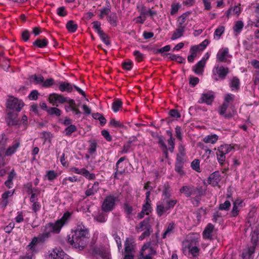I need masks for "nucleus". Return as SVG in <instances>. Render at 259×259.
<instances>
[{"label":"nucleus","instance_id":"obj_41","mask_svg":"<svg viewBox=\"0 0 259 259\" xmlns=\"http://www.w3.org/2000/svg\"><path fill=\"white\" fill-rule=\"evenodd\" d=\"M234 100V96L232 94H227L224 97V104L228 105L230 106V104H231Z\"/></svg>","mask_w":259,"mask_h":259},{"label":"nucleus","instance_id":"obj_32","mask_svg":"<svg viewBox=\"0 0 259 259\" xmlns=\"http://www.w3.org/2000/svg\"><path fill=\"white\" fill-rule=\"evenodd\" d=\"M167 209L165 203H159L157 205V212L159 216L163 214Z\"/></svg>","mask_w":259,"mask_h":259},{"label":"nucleus","instance_id":"obj_6","mask_svg":"<svg viewBox=\"0 0 259 259\" xmlns=\"http://www.w3.org/2000/svg\"><path fill=\"white\" fill-rule=\"evenodd\" d=\"M136 229L138 232L144 231L139 237L140 240H143L146 237L148 236L152 231L151 226L148 220H144L139 225L137 226Z\"/></svg>","mask_w":259,"mask_h":259},{"label":"nucleus","instance_id":"obj_7","mask_svg":"<svg viewBox=\"0 0 259 259\" xmlns=\"http://www.w3.org/2000/svg\"><path fill=\"white\" fill-rule=\"evenodd\" d=\"M218 112L221 115L223 116L226 118H229L234 116L237 112L233 107L224 103L219 108Z\"/></svg>","mask_w":259,"mask_h":259},{"label":"nucleus","instance_id":"obj_64","mask_svg":"<svg viewBox=\"0 0 259 259\" xmlns=\"http://www.w3.org/2000/svg\"><path fill=\"white\" fill-rule=\"evenodd\" d=\"M199 81V79L198 77L191 76L190 77V84L192 86H195L196 85Z\"/></svg>","mask_w":259,"mask_h":259},{"label":"nucleus","instance_id":"obj_50","mask_svg":"<svg viewBox=\"0 0 259 259\" xmlns=\"http://www.w3.org/2000/svg\"><path fill=\"white\" fill-rule=\"evenodd\" d=\"M225 155V154L219 152V151L217 153V159L218 162L221 164L224 163L226 159Z\"/></svg>","mask_w":259,"mask_h":259},{"label":"nucleus","instance_id":"obj_27","mask_svg":"<svg viewBox=\"0 0 259 259\" xmlns=\"http://www.w3.org/2000/svg\"><path fill=\"white\" fill-rule=\"evenodd\" d=\"M99 189V184L98 183H95L91 187H89L85 191V194L87 196H89L94 195L97 192Z\"/></svg>","mask_w":259,"mask_h":259},{"label":"nucleus","instance_id":"obj_10","mask_svg":"<svg viewBox=\"0 0 259 259\" xmlns=\"http://www.w3.org/2000/svg\"><path fill=\"white\" fill-rule=\"evenodd\" d=\"M48 259H73L66 254L62 249L55 248L47 256Z\"/></svg>","mask_w":259,"mask_h":259},{"label":"nucleus","instance_id":"obj_51","mask_svg":"<svg viewBox=\"0 0 259 259\" xmlns=\"http://www.w3.org/2000/svg\"><path fill=\"white\" fill-rule=\"evenodd\" d=\"M110 12V10L109 8H105L100 10V14L99 17L101 19L103 18L105 16H107Z\"/></svg>","mask_w":259,"mask_h":259},{"label":"nucleus","instance_id":"obj_18","mask_svg":"<svg viewBox=\"0 0 259 259\" xmlns=\"http://www.w3.org/2000/svg\"><path fill=\"white\" fill-rule=\"evenodd\" d=\"M245 206V203L242 199L238 198L233 202V206L232 210L233 216H237L241 208Z\"/></svg>","mask_w":259,"mask_h":259},{"label":"nucleus","instance_id":"obj_52","mask_svg":"<svg viewBox=\"0 0 259 259\" xmlns=\"http://www.w3.org/2000/svg\"><path fill=\"white\" fill-rule=\"evenodd\" d=\"M95 219L99 222H104L107 220V217L103 214L100 213L94 217Z\"/></svg>","mask_w":259,"mask_h":259},{"label":"nucleus","instance_id":"obj_31","mask_svg":"<svg viewBox=\"0 0 259 259\" xmlns=\"http://www.w3.org/2000/svg\"><path fill=\"white\" fill-rule=\"evenodd\" d=\"M59 89L61 92H70L72 90V87L69 83L64 82L60 84Z\"/></svg>","mask_w":259,"mask_h":259},{"label":"nucleus","instance_id":"obj_20","mask_svg":"<svg viewBox=\"0 0 259 259\" xmlns=\"http://www.w3.org/2000/svg\"><path fill=\"white\" fill-rule=\"evenodd\" d=\"M134 241L132 238H126L124 243V253L133 252L134 249Z\"/></svg>","mask_w":259,"mask_h":259},{"label":"nucleus","instance_id":"obj_59","mask_svg":"<svg viewBox=\"0 0 259 259\" xmlns=\"http://www.w3.org/2000/svg\"><path fill=\"white\" fill-rule=\"evenodd\" d=\"M123 68L127 70H130L133 66V62L131 61L125 62L122 64Z\"/></svg>","mask_w":259,"mask_h":259},{"label":"nucleus","instance_id":"obj_1","mask_svg":"<svg viewBox=\"0 0 259 259\" xmlns=\"http://www.w3.org/2000/svg\"><path fill=\"white\" fill-rule=\"evenodd\" d=\"M71 234V237L68 238L69 243L76 248L82 249L90 236L88 229L82 224H78L72 230Z\"/></svg>","mask_w":259,"mask_h":259},{"label":"nucleus","instance_id":"obj_48","mask_svg":"<svg viewBox=\"0 0 259 259\" xmlns=\"http://www.w3.org/2000/svg\"><path fill=\"white\" fill-rule=\"evenodd\" d=\"M180 7L181 5L179 3L172 4L171 7L170 14L171 15L176 14L178 12Z\"/></svg>","mask_w":259,"mask_h":259},{"label":"nucleus","instance_id":"obj_47","mask_svg":"<svg viewBox=\"0 0 259 259\" xmlns=\"http://www.w3.org/2000/svg\"><path fill=\"white\" fill-rule=\"evenodd\" d=\"M14 194V191L13 190H10V191H8L7 192H6L5 193H4L3 195H2V198L3 199H4V203L5 205H6L7 204V199L10 197V196H12Z\"/></svg>","mask_w":259,"mask_h":259},{"label":"nucleus","instance_id":"obj_42","mask_svg":"<svg viewBox=\"0 0 259 259\" xmlns=\"http://www.w3.org/2000/svg\"><path fill=\"white\" fill-rule=\"evenodd\" d=\"M48 113L50 115H55L59 116L61 115V111L56 107H52L47 109Z\"/></svg>","mask_w":259,"mask_h":259},{"label":"nucleus","instance_id":"obj_62","mask_svg":"<svg viewBox=\"0 0 259 259\" xmlns=\"http://www.w3.org/2000/svg\"><path fill=\"white\" fill-rule=\"evenodd\" d=\"M38 92L34 90L31 92L29 95V99L31 100H36L37 99Z\"/></svg>","mask_w":259,"mask_h":259},{"label":"nucleus","instance_id":"obj_49","mask_svg":"<svg viewBox=\"0 0 259 259\" xmlns=\"http://www.w3.org/2000/svg\"><path fill=\"white\" fill-rule=\"evenodd\" d=\"M76 127L74 125L68 126L64 131V133L67 135H70L76 131Z\"/></svg>","mask_w":259,"mask_h":259},{"label":"nucleus","instance_id":"obj_61","mask_svg":"<svg viewBox=\"0 0 259 259\" xmlns=\"http://www.w3.org/2000/svg\"><path fill=\"white\" fill-rule=\"evenodd\" d=\"M133 55L135 57L136 59L138 61H141L143 59V55L139 51H134Z\"/></svg>","mask_w":259,"mask_h":259},{"label":"nucleus","instance_id":"obj_46","mask_svg":"<svg viewBox=\"0 0 259 259\" xmlns=\"http://www.w3.org/2000/svg\"><path fill=\"white\" fill-rule=\"evenodd\" d=\"M243 27V23L241 21L236 22L234 27V30L237 32H240Z\"/></svg>","mask_w":259,"mask_h":259},{"label":"nucleus","instance_id":"obj_39","mask_svg":"<svg viewBox=\"0 0 259 259\" xmlns=\"http://www.w3.org/2000/svg\"><path fill=\"white\" fill-rule=\"evenodd\" d=\"M30 79L31 81H33L34 83L36 84H39L41 85L42 81H43V77L41 75H32L30 77Z\"/></svg>","mask_w":259,"mask_h":259},{"label":"nucleus","instance_id":"obj_13","mask_svg":"<svg viewBox=\"0 0 259 259\" xmlns=\"http://www.w3.org/2000/svg\"><path fill=\"white\" fill-rule=\"evenodd\" d=\"M208 44L209 41L207 39H205L199 45L192 46L190 48V52L191 54L194 55L195 57H196L198 53H201L202 51H203L205 49V48L208 45Z\"/></svg>","mask_w":259,"mask_h":259},{"label":"nucleus","instance_id":"obj_38","mask_svg":"<svg viewBox=\"0 0 259 259\" xmlns=\"http://www.w3.org/2000/svg\"><path fill=\"white\" fill-rule=\"evenodd\" d=\"M193 189L188 186H184L180 189L181 193L184 194L186 196H190L192 192Z\"/></svg>","mask_w":259,"mask_h":259},{"label":"nucleus","instance_id":"obj_57","mask_svg":"<svg viewBox=\"0 0 259 259\" xmlns=\"http://www.w3.org/2000/svg\"><path fill=\"white\" fill-rule=\"evenodd\" d=\"M53 80L51 78L47 79L45 81H42L41 86L43 87L48 88L51 86L53 84Z\"/></svg>","mask_w":259,"mask_h":259},{"label":"nucleus","instance_id":"obj_3","mask_svg":"<svg viewBox=\"0 0 259 259\" xmlns=\"http://www.w3.org/2000/svg\"><path fill=\"white\" fill-rule=\"evenodd\" d=\"M91 253L96 257H101L103 259H111L107 238H104L103 243H101L100 240H98L92 247Z\"/></svg>","mask_w":259,"mask_h":259},{"label":"nucleus","instance_id":"obj_58","mask_svg":"<svg viewBox=\"0 0 259 259\" xmlns=\"http://www.w3.org/2000/svg\"><path fill=\"white\" fill-rule=\"evenodd\" d=\"M170 58L172 60H175L180 63H183L185 60L182 57L175 55H171Z\"/></svg>","mask_w":259,"mask_h":259},{"label":"nucleus","instance_id":"obj_37","mask_svg":"<svg viewBox=\"0 0 259 259\" xmlns=\"http://www.w3.org/2000/svg\"><path fill=\"white\" fill-rule=\"evenodd\" d=\"M48 44V40L46 39H37L33 42V45L38 48H44Z\"/></svg>","mask_w":259,"mask_h":259},{"label":"nucleus","instance_id":"obj_63","mask_svg":"<svg viewBox=\"0 0 259 259\" xmlns=\"http://www.w3.org/2000/svg\"><path fill=\"white\" fill-rule=\"evenodd\" d=\"M100 37V38L102 39V40L103 41V42L106 44L108 45L109 44V40H108L107 36L106 34H105L103 31H102L101 33H99L98 34Z\"/></svg>","mask_w":259,"mask_h":259},{"label":"nucleus","instance_id":"obj_28","mask_svg":"<svg viewBox=\"0 0 259 259\" xmlns=\"http://www.w3.org/2000/svg\"><path fill=\"white\" fill-rule=\"evenodd\" d=\"M233 147L230 145L224 144L220 146L218 149V151L220 153H222L225 154L231 152L232 150Z\"/></svg>","mask_w":259,"mask_h":259},{"label":"nucleus","instance_id":"obj_34","mask_svg":"<svg viewBox=\"0 0 259 259\" xmlns=\"http://www.w3.org/2000/svg\"><path fill=\"white\" fill-rule=\"evenodd\" d=\"M184 31H185V30L183 29V28H181L180 27H177V29L174 32V33L171 37V39L174 40V39H176L181 37L183 35V34Z\"/></svg>","mask_w":259,"mask_h":259},{"label":"nucleus","instance_id":"obj_21","mask_svg":"<svg viewBox=\"0 0 259 259\" xmlns=\"http://www.w3.org/2000/svg\"><path fill=\"white\" fill-rule=\"evenodd\" d=\"M254 246H252L244 249L242 253V259H254L253 252Z\"/></svg>","mask_w":259,"mask_h":259},{"label":"nucleus","instance_id":"obj_33","mask_svg":"<svg viewBox=\"0 0 259 259\" xmlns=\"http://www.w3.org/2000/svg\"><path fill=\"white\" fill-rule=\"evenodd\" d=\"M225 30V27L223 26H219L214 31V38L216 39H219L224 33Z\"/></svg>","mask_w":259,"mask_h":259},{"label":"nucleus","instance_id":"obj_9","mask_svg":"<svg viewBox=\"0 0 259 259\" xmlns=\"http://www.w3.org/2000/svg\"><path fill=\"white\" fill-rule=\"evenodd\" d=\"M228 72V69L223 66L215 65L212 70V77L215 80H218L225 78Z\"/></svg>","mask_w":259,"mask_h":259},{"label":"nucleus","instance_id":"obj_29","mask_svg":"<svg viewBox=\"0 0 259 259\" xmlns=\"http://www.w3.org/2000/svg\"><path fill=\"white\" fill-rule=\"evenodd\" d=\"M19 146V142H16L12 146L10 147L6 151L5 155L10 156L14 154Z\"/></svg>","mask_w":259,"mask_h":259},{"label":"nucleus","instance_id":"obj_60","mask_svg":"<svg viewBox=\"0 0 259 259\" xmlns=\"http://www.w3.org/2000/svg\"><path fill=\"white\" fill-rule=\"evenodd\" d=\"M230 205V202L229 201H226L224 203L220 204V208L222 210H228Z\"/></svg>","mask_w":259,"mask_h":259},{"label":"nucleus","instance_id":"obj_8","mask_svg":"<svg viewBox=\"0 0 259 259\" xmlns=\"http://www.w3.org/2000/svg\"><path fill=\"white\" fill-rule=\"evenodd\" d=\"M6 120L8 124L11 125H25L27 124V117L25 115L22 116L21 119L19 121L17 118V115L10 113L8 115Z\"/></svg>","mask_w":259,"mask_h":259},{"label":"nucleus","instance_id":"obj_30","mask_svg":"<svg viewBox=\"0 0 259 259\" xmlns=\"http://www.w3.org/2000/svg\"><path fill=\"white\" fill-rule=\"evenodd\" d=\"M218 140V137L217 135H209L203 139V141L206 143H215Z\"/></svg>","mask_w":259,"mask_h":259},{"label":"nucleus","instance_id":"obj_14","mask_svg":"<svg viewBox=\"0 0 259 259\" xmlns=\"http://www.w3.org/2000/svg\"><path fill=\"white\" fill-rule=\"evenodd\" d=\"M49 101L53 105L58 106L59 104L65 102L66 99L62 95L54 93L49 96Z\"/></svg>","mask_w":259,"mask_h":259},{"label":"nucleus","instance_id":"obj_12","mask_svg":"<svg viewBox=\"0 0 259 259\" xmlns=\"http://www.w3.org/2000/svg\"><path fill=\"white\" fill-rule=\"evenodd\" d=\"M116 199L112 196H107L103 201L102 204V209L104 211L111 210L115 205Z\"/></svg>","mask_w":259,"mask_h":259},{"label":"nucleus","instance_id":"obj_54","mask_svg":"<svg viewBox=\"0 0 259 259\" xmlns=\"http://www.w3.org/2000/svg\"><path fill=\"white\" fill-rule=\"evenodd\" d=\"M93 27L98 34L102 31L101 29V23L99 22H94L93 23Z\"/></svg>","mask_w":259,"mask_h":259},{"label":"nucleus","instance_id":"obj_25","mask_svg":"<svg viewBox=\"0 0 259 259\" xmlns=\"http://www.w3.org/2000/svg\"><path fill=\"white\" fill-rule=\"evenodd\" d=\"M214 96L211 92H209L202 95L201 98L202 102L205 103L207 104H211L213 102Z\"/></svg>","mask_w":259,"mask_h":259},{"label":"nucleus","instance_id":"obj_16","mask_svg":"<svg viewBox=\"0 0 259 259\" xmlns=\"http://www.w3.org/2000/svg\"><path fill=\"white\" fill-rule=\"evenodd\" d=\"M231 57L229 54L228 48L220 49L217 55V60L220 62H226Z\"/></svg>","mask_w":259,"mask_h":259},{"label":"nucleus","instance_id":"obj_26","mask_svg":"<svg viewBox=\"0 0 259 259\" xmlns=\"http://www.w3.org/2000/svg\"><path fill=\"white\" fill-rule=\"evenodd\" d=\"M213 230V226L212 225L209 224L205 227L203 232V236L205 239H209L211 237V233Z\"/></svg>","mask_w":259,"mask_h":259},{"label":"nucleus","instance_id":"obj_19","mask_svg":"<svg viewBox=\"0 0 259 259\" xmlns=\"http://www.w3.org/2000/svg\"><path fill=\"white\" fill-rule=\"evenodd\" d=\"M209 184L213 186H217L221 181V176L219 172L215 171L210 175L208 179Z\"/></svg>","mask_w":259,"mask_h":259},{"label":"nucleus","instance_id":"obj_53","mask_svg":"<svg viewBox=\"0 0 259 259\" xmlns=\"http://www.w3.org/2000/svg\"><path fill=\"white\" fill-rule=\"evenodd\" d=\"M69 181L71 182H75L77 181V178L76 176L69 177L68 178H65L63 180L62 184L63 185H67V181Z\"/></svg>","mask_w":259,"mask_h":259},{"label":"nucleus","instance_id":"obj_23","mask_svg":"<svg viewBox=\"0 0 259 259\" xmlns=\"http://www.w3.org/2000/svg\"><path fill=\"white\" fill-rule=\"evenodd\" d=\"M241 10L239 6H235L230 8L226 12V15L229 17L231 15H235L238 17L241 13Z\"/></svg>","mask_w":259,"mask_h":259},{"label":"nucleus","instance_id":"obj_35","mask_svg":"<svg viewBox=\"0 0 259 259\" xmlns=\"http://www.w3.org/2000/svg\"><path fill=\"white\" fill-rule=\"evenodd\" d=\"M122 105V102L120 100H116L112 103V109L114 112H117L121 107Z\"/></svg>","mask_w":259,"mask_h":259},{"label":"nucleus","instance_id":"obj_24","mask_svg":"<svg viewBox=\"0 0 259 259\" xmlns=\"http://www.w3.org/2000/svg\"><path fill=\"white\" fill-rule=\"evenodd\" d=\"M205 64L203 61H199L193 68V71L198 75H201L203 72Z\"/></svg>","mask_w":259,"mask_h":259},{"label":"nucleus","instance_id":"obj_56","mask_svg":"<svg viewBox=\"0 0 259 259\" xmlns=\"http://www.w3.org/2000/svg\"><path fill=\"white\" fill-rule=\"evenodd\" d=\"M199 161L197 159H195L193 160L191 163V167L192 168L198 171L199 169Z\"/></svg>","mask_w":259,"mask_h":259},{"label":"nucleus","instance_id":"obj_5","mask_svg":"<svg viewBox=\"0 0 259 259\" xmlns=\"http://www.w3.org/2000/svg\"><path fill=\"white\" fill-rule=\"evenodd\" d=\"M24 104L21 100L14 97H10L7 101V107L10 109L20 112Z\"/></svg>","mask_w":259,"mask_h":259},{"label":"nucleus","instance_id":"obj_43","mask_svg":"<svg viewBox=\"0 0 259 259\" xmlns=\"http://www.w3.org/2000/svg\"><path fill=\"white\" fill-rule=\"evenodd\" d=\"M58 176L54 170H49L47 172L45 178L50 181H53Z\"/></svg>","mask_w":259,"mask_h":259},{"label":"nucleus","instance_id":"obj_44","mask_svg":"<svg viewBox=\"0 0 259 259\" xmlns=\"http://www.w3.org/2000/svg\"><path fill=\"white\" fill-rule=\"evenodd\" d=\"M15 176V174L13 172H11L9 176L8 180L5 182V185L9 188H11L13 186L12 179Z\"/></svg>","mask_w":259,"mask_h":259},{"label":"nucleus","instance_id":"obj_17","mask_svg":"<svg viewBox=\"0 0 259 259\" xmlns=\"http://www.w3.org/2000/svg\"><path fill=\"white\" fill-rule=\"evenodd\" d=\"M42 236L43 238L45 237V235L42 234L39 235L38 237H34L29 244L27 246V250L28 251H30L31 252H36L37 250V244L40 242H43L45 240H41L40 238Z\"/></svg>","mask_w":259,"mask_h":259},{"label":"nucleus","instance_id":"obj_45","mask_svg":"<svg viewBox=\"0 0 259 259\" xmlns=\"http://www.w3.org/2000/svg\"><path fill=\"white\" fill-rule=\"evenodd\" d=\"M84 177L89 180H93L95 178V176L94 174L90 173L88 170L85 168H83L82 175Z\"/></svg>","mask_w":259,"mask_h":259},{"label":"nucleus","instance_id":"obj_22","mask_svg":"<svg viewBox=\"0 0 259 259\" xmlns=\"http://www.w3.org/2000/svg\"><path fill=\"white\" fill-rule=\"evenodd\" d=\"M187 17L188 14L184 13L178 18L177 20V27H180L185 30L187 25Z\"/></svg>","mask_w":259,"mask_h":259},{"label":"nucleus","instance_id":"obj_4","mask_svg":"<svg viewBox=\"0 0 259 259\" xmlns=\"http://www.w3.org/2000/svg\"><path fill=\"white\" fill-rule=\"evenodd\" d=\"M191 236H194L193 240L190 242L187 240L183 243V250L185 254L190 253L193 256H197L199 254V248L196 246L195 243L198 241L199 235L192 234L190 235L188 238H191Z\"/></svg>","mask_w":259,"mask_h":259},{"label":"nucleus","instance_id":"obj_40","mask_svg":"<svg viewBox=\"0 0 259 259\" xmlns=\"http://www.w3.org/2000/svg\"><path fill=\"white\" fill-rule=\"evenodd\" d=\"M230 87L232 91L237 90L239 87V81L237 78H233L230 83Z\"/></svg>","mask_w":259,"mask_h":259},{"label":"nucleus","instance_id":"obj_15","mask_svg":"<svg viewBox=\"0 0 259 259\" xmlns=\"http://www.w3.org/2000/svg\"><path fill=\"white\" fill-rule=\"evenodd\" d=\"M150 192H147L146 193V203L143 206V209L141 211V213L139 214V218L141 219L144 217L145 214H148L152 210V208L151 207V205L149 203L150 202Z\"/></svg>","mask_w":259,"mask_h":259},{"label":"nucleus","instance_id":"obj_11","mask_svg":"<svg viewBox=\"0 0 259 259\" xmlns=\"http://www.w3.org/2000/svg\"><path fill=\"white\" fill-rule=\"evenodd\" d=\"M156 253L155 250L150 247V243L145 244L141 249V255L143 259H152V256Z\"/></svg>","mask_w":259,"mask_h":259},{"label":"nucleus","instance_id":"obj_36","mask_svg":"<svg viewBox=\"0 0 259 259\" xmlns=\"http://www.w3.org/2000/svg\"><path fill=\"white\" fill-rule=\"evenodd\" d=\"M66 28L69 31L73 32L77 29V25L73 21H70L66 24Z\"/></svg>","mask_w":259,"mask_h":259},{"label":"nucleus","instance_id":"obj_2","mask_svg":"<svg viewBox=\"0 0 259 259\" xmlns=\"http://www.w3.org/2000/svg\"><path fill=\"white\" fill-rule=\"evenodd\" d=\"M70 215V213L66 212L60 220L54 223L48 224L45 227V229L43 233L45 237L43 238L42 236H41L40 239L41 240H45L50 236L51 233H59L62 227L67 222Z\"/></svg>","mask_w":259,"mask_h":259},{"label":"nucleus","instance_id":"obj_55","mask_svg":"<svg viewBox=\"0 0 259 259\" xmlns=\"http://www.w3.org/2000/svg\"><path fill=\"white\" fill-rule=\"evenodd\" d=\"M204 9L206 10H210L211 9V0H202Z\"/></svg>","mask_w":259,"mask_h":259}]
</instances>
